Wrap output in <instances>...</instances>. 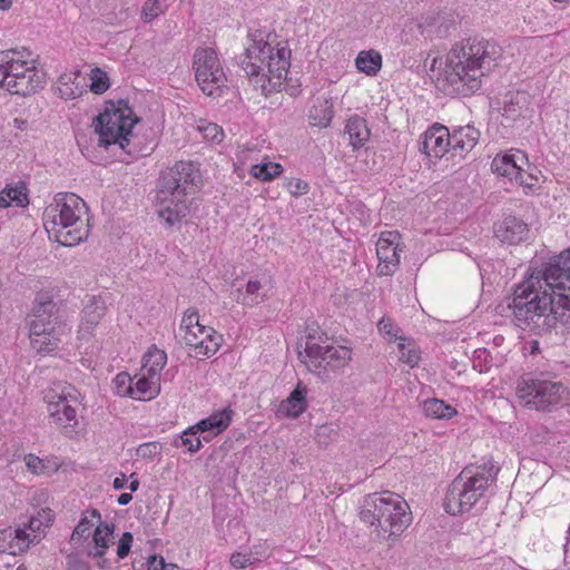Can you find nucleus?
<instances>
[{
	"label": "nucleus",
	"instance_id": "nucleus-58",
	"mask_svg": "<svg viewBox=\"0 0 570 570\" xmlns=\"http://www.w3.org/2000/svg\"><path fill=\"white\" fill-rule=\"evenodd\" d=\"M126 482H127V478L124 473H121L120 476L115 478V480L112 482V487L116 490H121L125 488Z\"/></svg>",
	"mask_w": 570,
	"mask_h": 570
},
{
	"label": "nucleus",
	"instance_id": "nucleus-35",
	"mask_svg": "<svg viewBox=\"0 0 570 570\" xmlns=\"http://www.w3.org/2000/svg\"><path fill=\"white\" fill-rule=\"evenodd\" d=\"M529 97L525 92H515L510 95V100L505 102L503 115L508 118L515 119L527 110Z\"/></svg>",
	"mask_w": 570,
	"mask_h": 570
},
{
	"label": "nucleus",
	"instance_id": "nucleus-45",
	"mask_svg": "<svg viewBox=\"0 0 570 570\" xmlns=\"http://www.w3.org/2000/svg\"><path fill=\"white\" fill-rule=\"evenodd\" d=\"M198 325L200 324L197 308L190 307L187 311H185L180 322V331H184V333H186L188 330L198 328Z\"/></svg>",
	"mask_w": 570,
	"mask_h": 570
},
{
	"label": "nucleus",
	"instance_id": "nucleus-60",
	"mask_svg": "<svg viewBox=\"0 0 570 570\" xmlns=\"http://www.w3.org/2000/svg\"><path fill=\"white\" fill-rule=\"evenodd\" d=\"M132 500V495L131 493H121L118 499H117V503L119 505H127L130 501Z\"/></svg>",
	"mask_w": 570,
	"mask_h": 570
},
{
	"label": "nucleus",
	"instance_id": "nucleus-43",
	"mask_svg": "<svg viewBox=\"0 0 570 570\" xmlns=\"http://www.w3.org/2000/svg\"><path fill=\"white\" fill-rule=\"evenodd\" d=\"M163 12V6L159 0H146L141 9V19L150 22Z\"/></svg>",
	"mask_w": 570,
	"mask_h": 570
},
{
	"label": "nucleus",
	"instance_id": "nucleus-10",
	"mask_svg": "<svg viewBox=\"0 0 570 570\" xmlns=\"http://www.w3.org/2000/svg\"><path fill=\"white\" fill-rule=\"evenodd\" d=\"M7 90L12 95L30 96L45 83V72L37 69L35 60L24 58L23 52L8 50Z\"/></svg>",
	"mask_w": 570,
	"mask_h": 570
},
{
	"label": "nucleus",
	"instance_id": "nucleus-38",
	"mask_svg": "<svg viewBox=\"0 0 570 570\" xmlns=\"http://www.w3.org/2000/svg\"><path fill=\"white\" fill-rule=\"evenodd\" d=\"M195 430L196 429H193V426H190L189 429L184 431L179 440H175L174 445L176 448L186 446L188 452L190 453L197 452L202 448V433Z\"/></svg>",
	"mask_w": 570,
	"mask_h": 570
},
{
	"label": "nucleus",
	"instance_id": "nucleus-29",
	"mask_svg": "<svg viewBox=\"0 0 570 570\" xmlns=\"http://www.w3.org/2000/svg\"><path fill=\"white\" fill-rule=\"evenodd\" d=\"M167 363V354L165 351L157 348L155 345L148 348L142 356V372L149 373L156 377H160V371Z\"/></svg>",
	"mask_w": 570,
	"mask_h": 570
},
{
	"label": "nucleus",
	"instance_id": "nucleus-41",
	"mask_svg": "<svg viewBox=\"0 0 570 570\" xmlns=\"http://www.w3.org/2000/svg\"><path fill=\"white\" fill-rule=\"evenodd\" d=\"M132 377L127 372H120L114 379L115 392L119 396H130L132 394Z\"/></svg>",
	"mask_w": 570,
	"mask_h": 570
},
{
	"label": "nucleus",
	"instance_id": "nucleus-8",
	"mask_svg": "<svg viewBox=\"0 0 570 570\" xmlns=\"http://www.w3.org/2000/svg\"><path fill=\"white\" fill-rule=\"evenodd\" d=\"M138 122L128 101L119 99L118 101H106L104 111L94 118L95 132L99 135V146L108 148L111 145H118L127 154H132L130 138L132 128Z\"/></svg>",
	"mask_w": 570,
	"mask_h": 570
},
{
	"label": "nucleus",
	"instance_id": "nucleus-4",
	"mask_svg": "<svg viewBox=\"0 0 570 570\" xmlns=\"http://www.w3.org/2000/svg\"><path fill=\"white\" fill-rule=\"evenodd\" d=\"M198 178V169L190 161H178L161 171L156 185L155 202L158 215L167 226L180 223L188 215L186 196L196 191Z\"/></svg>",
	"mask_w": 570,
	"mask_h": 570
},
{
	"label": "nucleus",
	"instance_id": "nucleus-6",
	"mask_svg": "<svg viewBox=\"0 0 570 570\" xmlns=\"http://www.w3.org/2000/svg\"><path fill=\"white\" fill-rule=\"evenodd\" d=\"M360 519L374 528L379 537H399L412 522L409 503L391 491L375 492L365 497Z\"/></svg>",
	"mask_w": 570,
	"mask_h": 570
},
{
	"label": "nucleus",
	"instance_id": "nucleus-27",
	"mask_svg": "<svg viewBox=\"0 0 570 570\" xmlns=\"http://www.w3.org/2000/svg\"><path fill=\"white\" fill-rule=\"evenodd\" d=\"M379 258L377 273L380 276H391L400 265V256L396 246H376Z\"/></svg>",
	"mask_w": 570,
	"mask_h": 570
},
{
	"label": "nucleus",
	"instance_id": "nucleus-50",
	"mask_svg": "<svg viewBox=\"0 0 570 570\" xmlns=\"http://www.w3.org/2000/svg\"><path fill=\"white\" fill-rule=\"evenodd\" d=\"M24 462L28 470L33 474H41L45 471L43 461L33 454L26 455Z\"/></svg>",
	"mask_w": 570,
	"mask_h": 570
},
{
	"label": "nucleus",
	"instance_id": "nucleus-42",
	"mask_svg": "<svg viewBox=\"0 0 570 570\" xmlns=\"http://www.w3.org/2000/svg\"><path fill=\"white\" fill-rule=\"evenodd\" d=\"M45 528L46 527L41 523V519L31 517L28 523L23 524L21 529H26L27 535L31 540V544H36L41 541Z\"/></svg>",
	"mask_w": 570,
	"mask_h": 570
},
{
	"label": "nucleus",
	"instance_id": "nucleus-22",
	"mask_svg": "<svg viewBox=\"0 0 570 570\" xmlns=\"http://www.w3.org/2000/svg\"><path fill=\"white\" fill-rule=\"evenodd\" d=\"M344 134L348 136V142L355 150L364 147L365 142L368 141L371 130L366 120L355 115L347 119Z\"/></svg>",
	"mask_w": 570,
	"mask_h": 570
},
{
	"label": "nucleus",
	"instance_id": "nucleus-56",
	"mask_svg": "<svg viewBox=\"0 0 570 570\" xmlns=\"http://www.w3.org/2000/svg\"><path fill=\"white\" fill-rule=\"evenodd\" d=\"M36 519H41V523L43 527H49L51 522L53 521V513L50 509H41L37 512L36 515H32Z\"/></svg>",
	"mask_w": 570,
	"mask_h": 570
},
{
	"label": "nucleus",
	"instance_id": "nucleus-12",
	"mask_svg": "<svg viewBox=\"0 0 570 570\" xmlns=\"http://www.w3.org/2000/svg\"><path fill=\"white\" fill-rule=\"evenodd\" d=\"M75 389L72 386L63 387L61 393H57L56 389L47 392L45 399L48 402V412L50 417L63 429L69 436L76 432L78 425L77 411L71 405L77 402V397L71 394Z\"/></svg>",
	"mask_w": 570,
	"mask_h": 570
},
{
	"label": "nucleus",
	"instance_id": "nucleus-24",
	"mask_svg": "<svg viewBox=\"0 0 570 570\" xmlns=\"http://www.w3.org/2000/svg\"><path fill=\"white\" fill-rule=\"evenodd\" d=\"M160 393V377L154 379L149 373L142 372L136 382L132 381V394L135 400H151Z\"/></svg>",
	"mask_w": 570,
	"mask_h": 570
},
{
	"label": "nucleus",
	"instance_id": "nucleus-48",
	"mask_svg": "<svg viewBox=\"0 0 570 570\" xmlns=\"http://www.w3.org/2000/svg\"><path fill=\"white\" fill-rule=\"evenodd\" d=\"M134 537L130 532H124L121 538L119 539L118 547H117V556L120 559H124L128 556L131 544H132Z\"/></svg>",
	"mask_w": 570,
	"mask_h": 570
},
{
	"label": "nucleus",
	"instance_id": "nucleus-49",
	"mask_svg": "<svg viewBox=\"0 0 570 570\" xmlns=\"http://www.w3.org/2000/svg\"><path fill=\"white\" fill-rule=\"evenodd\" d=\"M308 189V184L302 179H292L287 183V190L295 197L307 194Z\"/></svg>",
	"mask_w": 570,
	"mask_h": 570
},
{
	"label": "nucleus",
	"instance_id": "nucleus-1",
	"mask_svg": "<svg viewBox=\"0 0 570 570\" xmlns=\"http://www.w3.org/2000/svg\"><path fill=\"white\" fill-rule=\"evenodd\" d=\"M507 307L517 326L534 334L548 333L558 323L570 325V248L519 284Z\"/></svg>",
	"mask_w": 570,
	"mask_h": 570
},
{
	"label": "nucleus",
	"instance_id": "nucleus-13",
	"mask_svg": "<svg viewBox=\"0 0 570 570\" xmlns=\"http://www.w3.org/2000/svg\"><path fill=\"white\" fill-rule=\"evenodd\" d=\"M352 358V351L346 346H334L328 342L322 346V350L315 358L303 360L308 371L317 374L323 380L345 367Z\"/></svg>",
	"mask_w": 570,
	"mask_h": 570
},
{
	"label": "nucleus",
	"instance_id": "nucleus-34",
	"mask_svg": "<svg viewBox=\"0 0 570 570\" xmlns=\"http://www.w3.org/2000/svg\"><path fill=\"white\" fill-rule=\"evenodd\" d=\"M333 116V105L327 99L318 101L309 110V118L314 121L315 126L321 128L330 126Z\"/></svg>",
	"mask_w": 570,
	"mask_h": 570
},
{
	"label": "nucleus",
	"instance_id": "nucleus-7",
	"mask_svg": "<svg viewBox=\"0 0 570 570\" xmlns=\"http://www.w3.org/2000/svg\"><path fill=\"white\" fill-rule=\"evenodd\" d=\"M499 468L488 462L482 465H466L450 484L444 509L450 514L470 511L485 497L490 485L497 481Z\"/></svg>",
	"mask_w": 570,
	"mask_h": 570
},
{
	"label": "nucleus",
	"instance_id": "nucleus-25",
	"mask_svg": "<svg viewBox=\"0 0 570 570\" xmlns=\"http://www.w3.org/2000/svg\"><path fill=\"white\" fill-rule=\"evenodd\" d=\"M330 341L327 334L323 332L317 325L306 327L304 352L298 351V357L303 360L315 358V355L321 352L322 346Z\"/></svg>",
	"mask_w": 570,
	"mask_h": 570
},
{
	"label": "nucleus",
	"instance_id": "nucleus-54",
	"mask_svg": "<svg viewBox=\"0 0 570 570\" xmlns=\"http://www.w3.org/2000/svg\"><path fill=\"white\" fill-rule=\"evenodd\" d=\"M521 175H517L513 180H515L520 186L531 188L534 185V181H537V177L532 174L528 173L524 169V166L522 167Z\"/></svg>",
	"mask_w": 570,
	"mask_h": 570
},
{
	"label": "nucleus",
	"instance_id": "nucleus-14",
	"mask_svg": "<svg viewBox=\"0 0 570 570\" xmlns=\"http://www.w3.org/2000/svg\"><path fill=\"white\" fill-rule=\"evenodd\" d=\"M183 342L194 348V357L199 360L208 358L214 355L222 345V335L214 328L198 325V328L188 330L183 335Z\"/></svg>",
	"mask_w": 570,
	"mask_h": 570
},
{
	"label": "nucleus",
	"instance_id": "nucleus-20",
	"mask_svg": "<svg viewBox=\"0 0 570 570\" xmlns=\"http://www.w3.org/2000/svg\"><path fill=\"white\" fill-rule=\"evenodd\" d=\"M30 546L31 540L28 538L26 529L8 527L0 530V552L17 556L27 551Z\"/></svg>",
	"mask_w": 570,
	"mask_h": 570
},
{
	"label": "nucleus",
	"instance_id": "nucleus-18",
	"mask_svg": "<svg viewBox=\"0 0 570 570\" xmlns=\"http://www.w3.org/2000/svg\"><path fill=\"white\" fill-rule=\"evenodd\" d=\"M31 346L37 352L53 351L59 343L55 323H29Z\"/></svg>",
	"mask_w": 570,
	"mask_h": 570
},
{
	"label": "nucleus",
	"instance_id": "nucleus-16",
	"mask_svg": "<svg viewBox=\"0 0 570 570\" xmlns=\"http://www.w3.org/2000/svg\"><path fill=\"white\" fill-rule=\"evenodd\" d=\"M493 232L500 242L514 245L527 239L529 228L521 218L509 214L494 223Z\"/></svg>",
	"mask_w": 570,
	"mask_h": 570
},
{
	"label": "nucleus",
	"instance_id": "nucleus-40",
	"mask_svg": "<svg viewBox=\"0 0 570 570\" xmlns=\"http://www.w3.org/2000/svg\"><path fill=\"white\" fill-rule=\"evenodd\" d=\"M262 284L259 281L249 279L246 284V294L243 296L240 303L244 306H254L263 301V296H259V289Z\"/></svg>",
	"mask_w": 570,
	"mask_h": 570
},
{
	"label": "nucleus",
	"instance_id": "nucleus-32",
	"mask_svg": "<svg viewBox=\"0 0 570 570\" xmlns=\"http://www.w3.org/2000/svg\"><path fill=\"white\" fill-rule=\"evenodd\" d=\"M100 520V513L98 510L92 509L87 511L79 523L76 525L71 533L70 541L73 544H79L83 539H87L91 534V528L94 527V520Z\"/></svg>",
	"mask_w": 570,
	"mask_h": 570
},
{
	"label": "nucleus",
	"instance_id": "nucleus-61",
	"mask_svg": "<svg viewBox=\"0 0 570 570\" xmlns=\"http://www.w3.org/2000/svg\"><path fill=\"white\" fill-rule=\"evenodd\" d=\"M28 121L26 119H19V118H14L13 119V126L14 128H17L18 130H27L28 129Z\"/></svg>",
	"mask_w": 570,
	"mask_h": 570
},
{
	"label": "nucleus",
	"instance_id": "nucleus-44",
	"mask_svg": "<svg viewBox=\"0 0 570 570\" xmlns=\"http://www.w3.org/2000/svg\"><path fill=\"white\" fill-rule=\"evenodd\" d=\"M400 360L411 366H414L420 361L419 351L411 344L400 343Z\"/></svg>",
	"mask_w": 570,
	"mask_h": 570
},
{
	"label": "nucleus",
	"instance_id": "nucleus-51",
	"mask_svg": "<svg viewBox=\"0 0 570 570\" xmlns=\"http://www.w3.org/2000/svg\"><path fill=\"white\" fill-rule=\"evenodd\" d=\"M400 239V234L396 230L383 232L376 243V246H396Z\"/></svg>",
	"mask_w": 570,
	"mask_h": 570
},
{
	"label": "nucleus",
	"instance_id": "nucleus-5",
	"mask_svg": "<svg viewBox=\"0 0 570 570\" xmlns=\"http://www.w3.org/2000/svg\"><path fill=\"white\" fill-rule=\"evenodd\" d=\"M88 208L82 198L73 193H58L46 210L45 227L56 240L66 247L76 246L89 235Z\"/></svg>",
	"mask_w": 570,
	"mask_h": 570
},
{
	"label": "nucleus",
	"instance_id": "nucleus-9",
	"mask_svg": "<svg viewBox=\"0 0 570 570\" xmlns=\"http://www.w3.org/2000/svg\"><path fill=\"white\" fill-rule=\"evenodd\" d=\"M568 394L560 381H552L543 373L522 376L517 385V395L522 405L538 411H551Z\"/></svg>",
	"mask_w": 570,
	"mask_h": 570
},
{
	"label": "nucleus",
	"instance_id": "nucleus-53",
	"mask_svg": "<svg viewBox=\"0 0 570 570\" xmlns=\"http://www.w3.org/2000/svg\"><path fill=\"white\" fill-rule=\"evenodd\" d=\"M250 563V554L235 552L230 556V564L236 569H243Z\"/></svg>",
	"mask_w": 570,
	"mask_h": 570
},
{
	"label": "nucleus",
	"instance_id": "nucleus-52",
	"mask_svg": "<svg viewBox=\"0 0 570 570\" xmlns=\"http://www.w3.org/2000/svg\"><path fill=\"white\" fill-rule=\"evenodd\" d=\"M9 57V51H0V87L7 89V80H8V69L7 65L9 63L7 58Z\"/></svg>",
	"mask_w": 570,
	"mask_h": 570
},
{
	"label": "nucleus",
	"instance_id": "nucleus-30",
	"mask_svg": "<svg viewBox=\"0 0 570 570\" xmlns=\"http://www.w3.org/2000/svg\"><path fill=\"white\" fill-rule=\"evenodd\" d=\"M12 204H14L17 207L28 206V190L23 184L20 186H6L0 191V207L7 208Z\"/></svg>",
	"mask_w": 570,
	"mask_h": 570
},
{
	"label": "nucleus",
	"instance_id": "nucleus-15",
	"mask_svg": "<svg viewBox=\"0 0 570 570\" xmlns=\"http://www.w3.org/2000/svg\"><path fill=\"white\" fill-rule=\"evenodd\" d=\"M449 148L450 131L441 124H434L419 138V151L429 160L442 158Z\"/></svg>",
	"mask_w": 570,
	"mask_h": 570
},
{
	"label": "nucleus",
	"instance_id": "nucleus-28",
	"mask_svg": "<svg viewBox=\"0 0 570 570\" xmlns=\"http://www.w3.org/2000/svg\"><path fill=\"white\" fill-rule=\"evenodd\" d=\"M230 420V411L223 410L193 425V429H196L195 431H199L200 433H212V435H217L227 429Z\"/></svg>",
	"mask_w": 570,
	"mask_h": 570
},
{
	"label": "nucleus",
	"instance_id": "nucleus-31",
	"mask_svg": "<svg viewBox=\"0 0 570 570\" xmlns=\"http://www.w3.org/2000/svg\"><path fill=\"white\" fill-rule=\"evenodd\" d=\"M355 66L367 76H375L382 68V56L375 50L361 51L356 59Z\"/></svg>",
	"mask_w": 570,
	"mask_h": 570
},
{
	"label": "nucleus",
	"instance_id": "nucleus-26",
	"mask_svg": "<svg viewBox=\"0 0 570 570\" xmlns=\"http://www.w3.org/2000/svg\"><path fill=\"white\" fill-rule=\"evenodd\" d=\"M306 393V387L298 384L289 396L282 401L279 411L288 417H298L307 407Z\"/></svg>",
	"mask_w": 570,
	"mask_h": 570
},
{
	"label": "nucleus",
	"instance_id": "nucleus-55",
	"mask_svg": "<svg viewBox=\"0 0 570 570\" xmlns=\"http://www.w3.org/2000/svg\"><path fill=\"white\" fill-rule=\"evenodd\" d=\"M70 78L67 79V76H61L59 81L60 83H62L63 86H66L65 89H60V92H61V97L66 98V99H73L76 98L79 94L76 92L71 87H69V81Z\"/></svg>",
	"mask_w": 570,
	"mask_h": 570
},
{
	"label": "nucleus",
	"instance_id": "nucleus-2",
	"mask_svg": "<svg viewBox=\"0 0 570 570\" xmlns=\"http://www.w3.org/2000/svg\"><path fill=\"white\" fill-rule=\"evenodd\" d=\"M501 48L489 40L468 39L456 43L440 62L439 88L450 96L468 97L481 88L482 77L497 66Z\"/></svg>",
	"mask_w": 570,
	"mask_h": 570
},
{
	"label": "nucleus",
	"instance_id": "nucleus-11",
	"mask_svg": "<svg viewBox=\"0 0 570 570\" xmlns=\"http://www.w3.org/2000/svg\"><path fill=\"white\" fill-rule=\"evenodd\" d=\"M195 78L207 96H220L226 76L213 48H199L194 55Z\"/></svg>",
	"mask_w": 570,
	"mask_h": 570
},
{
	"label": "nucleus",
	"instance_id": "nucleus-47",
	"mask_svg": "<svg viewBox=\"0 0 570 570\" xmlns=\"http://www.w3.org/2000/svg\"><path fill=\"white\" fill-rule=\"evenodd\" d=\"M161 446L157 442H149L140 444L137 448L136 454L141 459H151L160 453Z\"/></svg>",
	"mask_w": 570,
	"mask_h": 570
},
{
	"label": "nucleus",
	"instance_id": "nucleus-33",
	"mask_svg": "<svg viewBox=\"0 0 570 570\" xmlns=\"http://www.w3.org/2000/svg\"><path fill=\"white\" fill-rule=\"evenodd\" d=\"M423 412L426 416L439 420L451 419L458 413L453 406L439 399L426 400L423 403Z\"/></svg>",
	"mask_w": 570,
	"mask_h": 570
},
{
	"label": "nucleus",
	"instance_id": "nucleus-19",
	"mask_svg": "<svg viewBox=\"0 0 570 570\" xmlns=\"http://www.w3.org/2000/svg\"><path fill=\"white\" fill-rule=\"evenodd\" d=\"M58 305L53 301V295L49 291H41L37 293L33 306L32 315L29 323H55L57 324Z\"/></svg>",
	"mask_w": 570,
	"mask_h": 570
},
{
	"label": "nucleus",
	"instance_id": "nucleus-46",
	"mask_svg": "<svg viewBox=\"0 0 570 570\" xmlns=\"http://www.w3.org/2000/svg\"><path fill=\"white\" fill-rule=\"evenodd\" d=\"M178 567L174 563H167L164 557L151 554L147 560V570H177Z\"/></svg>",
	"mask_w": 570,
	"mask_h": 570
},
{
	"label": "nucleus",
	"instance_id": "nucleus-39",
	"mask_svg": "<svg viewBox=\"0 0 570 570\" xmlns=\"http://www.w3.org/2000/svg\"><path fill=\"white\" fill-rule=\"evenodd\" d=\"M90 80V90L94 94L101 95L106 92L110 87V81L107 72L98 67L91 70Z\"/></svg>",
	"mask_w": 570,
	"mask_h": 570
},
{
	"label": "nucleus",
	"instance_id": "nucleus-37",
	"mask_svg": "<svg viewBox=\"0 0 570 570\" xmlns=\"http://www.w3.org/2000/svg\"><path fill=\"white\" fill-rule=\"evenodd\" d=\"M283 170V167L277 163H262L253 165L250 168V175L263 181H268L278 176Z\"/></svg>",
	"mask_w": 570,
	"mask_h": 570
},
{
	"label": "nucleus",
	"instance_id": "nucleus-21",
	"mask_svg": "<svg viewBox=\"0 0 570 570\" xmlns=\"http://www.w3.org/2000/svg\"><path fill=\"white\" fill-rule=\"evenodd\" d=\"M480 130L472 125L454 128L450 132L451 149L463 156L471 151L480 139Z\"/></svg>",
	"mask_w": 570,
	"mask_h": 570
},
{
	"label": "nucleus",
	"instance_id": "nucleus-23",
	"mask_svg": "<svg viewBox=\"0 0 570 570\" xmlns=\"http://www.w3.org/2000/svg\"><path fill=\"white\" fill-rule=\"evenodd\" d=\"M106 303L101 297L90 296L82 309L80 328L90 332L104 317Z\"/></svg>",
	"mask_w": 570,
	"mask_h": 570
},
{
	"label": "nucleus",
	"instance_id": "nucleus-62",
	"mask_svg": "<svg viewBox=\"0 0 570 570\" xmlns=\"http://www.w3.org/2000/svg\"><path fill=\"white\" fill-rule=\"evenodd\" d=\"M138 488H139V481L137 479L131 480L129 483L130 493L136 492L138 490Z\"/></svg>",
	"mask_w": 570,
	"mask_h": 570
},
{
	"label": "nucleus",
	"instance_id": "nucleus-63",
	"mask_svg": "<svg viewBox=\"0 0 570 570\" xmlns=\"http://www.w3.org/2000/svg\"><path fill=\"white\" fill-rule=\"evenodd\" d=\"M12 4V0H0V10H8Z\"/></svg>",
	"mask_w": 570,
	"mask_h": 570
},
{
	"label": "nucleus",
	"instance_id": "nucleus-57",
	"mask_svg": "<svg viewBox=\"0 0 570 570\" xmlns=\"http://www.w3.org/2000/svg\"><path fill=\"white\" fill-rule=\"evenodd\" d=\"M205 130L207 131L206 136L210 135L213 140H217V141L222 140L223 131L218 128L217 125H209L208 127L205 128Z\"/></svg>",
	"mask_w": 570,
	"mask_h": 570
},
{
	"label": "nucleus",
	"instance_id": "nucleus-17",
	"mask_svg": "<svg viewBox=\"0 0 570 570\" xmlns=\"http://www.w3.org/2000/svg\"><path fill=\"white\" fill-rule=\"evenodd\" d=\"M528 165L527 155L519 149H512L505 154L497 155L491 163V169L497 175L513 180L517 175H521L522 167Z\"/></svg>",
	"mask_w": 570,
	"mask_h": 570
},
{
	"label": "nucleus",
	"instance_id": "nucleus-64",
	"mask_svg": "<svg viewBox=\"0 0 570 570\" xmlns=\"http://www.w3.org/2000/svg\"><path fill=\"white\" fill-rule=\"evenodd\" d=\"M213 436H214V435H212V433H207L206 435H204V436H203V440H204L205 442H209V441L212 440V438H213Z\"/></svg>",
	"mask_w": 570,
	"mask_h": 570
},
{
	"label": "nucleus",
	"instance_id": "nucleus-36",
	"mask_svg": "<svg viewBox=\"0 0 570 570\" xmlns=\"http://www.w3.org/2000/svg\"><path fill=\"white\" fill-rule=\"evenodd\" d=\"M114 525L107 523H100L94 534L92 539L97 551L94 553L95 558H101L105 554V550L109 547V542L112 538Z\"/></svg>",
	"mask_w": 570,
	"mask_h": 570
},
{
	"label": "nucleus",
	"instance_id": "nucleus-59",
	"mask_svg": "<svg viewBox=\"0 0 570 570\" xmlns=\"http://www.w3.org/2000/svg\"><path fill=\"white\" fill-rule=\"evenodd\" d=\"M379 328L381 332H383L390 336H395V334L392 333V324L390 322H385V320H382L379 323Z\"/></svg>",
	"mask_w": 570,
	"mask_h": 570
},
{
	"label": "nucleus",
	"instance_id": "nucleus-3",
	"mask_svg": "<svg viewBox=\"0 0 570 570\" xmlns=\"http://www.w3.org/2000/svg\"><path fill=\"white\" fill-rule=\"evenodd\" d=\"M249 45L239 56L238 63L249 81L261 88L264 96L278 91L286 78L291 62V50L286 47L273 48L264 39L265 33L256 30Z\"/></svg>",
	"mask_w": 570,
	"mask_h": 570
}]
</instances>
